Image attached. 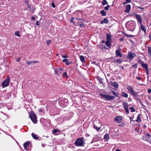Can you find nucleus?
I'll use <instances>...</instances> for the list:
<instances>
[{
  "label": "nucleus",
  "instance_id": "f257e3e1",
  "mask_svg": "<svg viewBox=\"0 0 151 151\" xmlns=\"http://www.w3.org/2000/svg\"><path fill=\"white\" fill-rule=\"evenodd\" d=\"M84 143L83 138L81 137L77 139L75 142L74 144L76 146H82Z\"/></svg>",
  "mask_w": 151,
  "mask_h": 151
},
{
  "label": "nucleus",
  "instance_id": "f03ea898",
  "mask_svg": "<svg viewBox=\"0 0 151 151\" xmlns=\"http://www.w3.org/2000/svg\"><path fill=\"white\" fill-rule=\"evenodd\" d=\"M100 96L103 98H104L106 101L114 100L115 99L114 96H111L102 93L100 94Z\"/></svg>",
  "mask_w": 151,
  "mask_h": 151
},
{
  "label": "nucleus",
  "instance_id": "7ed1b4c3",
  "mask_svg": "<svg viewBox=\"0 0 151 151\" xmlns=\"http://www.w3.org/2000/svg\"><path fill=\"white\" fill-rule=\"evenodd\" d=\"M30 117L33 123H36L37 122V117L35 114L33 112L30 113L29 114Z\"/></svg>",
  "mask_w": 151,
  "mask_h": 151
},
{
  "label": "nucleus",
  "instance_id": "20e7f679",
  "mask_svg": "<svg viewBox=\"0 0 151 151\" xmlns=\"http://www.w3.org/2000/svg\"><path fill=\"white\" fill-rule=\"evenodd\" d=\"M143 139L151 143V136L149 134L147 133L145 136H143Z\"/></svg>",
  "mask_w": 151,
  "mask_h": 151
},
{
  "label": "nucleus",
  "instance_id": "39448f33",
  "mask_svg": "<svg viewBox=\"0 0 151 151\" xmlns=\"http://www.w3.org/2000/svg\"><path fill=\"white\" fill-rule=\"evenodd\" d=\"M9 77L8 76L6 79L2 83V85L3 87H5L8 86L9 84Z\"/></svg>",
  "mask_w": 151,
  "mask_h": 151
},
{
  "label": "nucleus",
  "instance_id": "423d86ee",
  "mask_svg": "<svg viewBox=\"0 0 151 151\" xmlns=\"http://www.w3.org/2000/svg\"><path fill=\"white\" fill-rule=\"evenodd\" d=\"M136 55V54L135 53H132V52H129L128 53L127 58L130 60H132L133 58Z\"/></svg>",
  "mask_w": 151,
  "mask_h": 151
},
{
  "label": "nucleus",
  "instance_id": "0eeeda50",
  "mask_svg": "<svg viewBox=\"0 0 151 151\" xmlns=\"http://www.w3.org/2000/svg\"><path fill=\"white\" fill-rule=\"evenodd\" d=\"M114 120L118 123L121 122L122 121V116H116Z\"/></svg>",
  "mask_w": 151,
  "mask_h": 151
},
{
  "label": "nucleus",
  "instance_id": "6e6552de",
  "mask_svg": "<svg viewBox=\"0 0 151 151\" xmlns=\"http://www.w3.org/2000/svg\"><path fill=\"white\" fill-rule=\"evenodd\" d=\"M136 18L138 20L139 24H142V19L141 16L137 14V15H136Z\"/></svg>",
  "mask_w": 151,
  "mask_h": 151
},
{
  "label": "nucleus",
  "instance_id": "1a4fd4ad",
  "mask_svg": "<svg viewBox=\"0 0 151 151\" xmlns=\"http://www.w3.org/2000/svg\"><path fill=\"white\" fill-rule=\"evenodd\" d=\"M131 6L130 4H128L125 6V12L126 13H129L131 9Z\"/></svg>",
  "mask_w": 151,
  "mask_h": 151
},
{
  "label": "nucleus",
  "instance_id": "9d476101",
  "mask_svg": "<svg viewBox=\"0 0 151 151\" xmlns=\"http://www.w3.org/2000/svg\"><path fill=\"white\" fill-rule=\"evenodd\" d=\"M116 56L122 57V55L120 52V51L119 49H117L116 50Z\"/></svg>",
  "mask_w": 151,
  "mask_h": 151
},
{
  "label": "nucleus",
  "instance_id": "9b49d317",
  "mask_svg": "<svg viewBox=\"0 0 151 151\" xmlns=\"http://www.w3.org/2000/svg\"><path fill=\"white\" fill-rule=\"evenodd\" d=\"M128 91L130 93L131 92L134 90L133 87L131 86H128L127 87Z\"/></svg>",
  "mask_w": 151,
  "mask_h": 151
},
{
  "label": "nucleus",
  "instance_id": "f8f14e48",
  "mask_svg": "<svg viewBox=\"0 0 151 151\" xmlns=\"http://www.w3.org/2000/svg\"><path fill=\"white\" fill-rule=\"evenodd\" d=\"M121 96L125 98H127L128 97V94L124 91H122L121 93Z\"/></svg>",
  "mask_w": 151,
  "mask_h": 151
},
{
  "label": "nucleus",
  "instance_id": "ddd939ff",
  "mask_svg": "<svg viewBox=\"0 0 151 151\" xmlns=\"http://www.w3.org/2000/svg\"><path fill=\"white\" fill-rule=\"evenodd\" d=\"M141 66L142 68L145 69V70L148 69L147 65L146 63H142Z\"/></svg>",
  "mask_w": 151,
  "mask_h": 151
},
{
  "label": "nucleus",
  "instance_id": "4468645a",
  "mask_svg": "<svg viewBox=\"0 0 151 151\" xmlns=\"http://www.w3.org/2000/svg\"><path fill=\"white\" fill-rule=\"evenodd\" d=\"M141 114H139L138 115L137 118V120H136V121L138 122V123H140L141 122Z\"/></svg>",
  "mask_w": 151,
  "mask_h": 151
},
{
  "label": "nucleus",
  "instance_id": "2eb2a0df",
  "mask_svg": "<svg viewBox=\"0 0 151 151\" xmlns=\"http://www.w3.org/2000/svg\"><path fill=\"white\" fill-rule=\"evenodd\" d=\"M111 85L113 86L116 87V88H118V84L115 82H111Z\"/></svg>",
  "mask_w": 151,
  "mask_h": 151
},
{
  "label": "nucleus",
  "instance_id": "dca6fc26",
  "mask_svg": "<svg viewBox=\"0 0 151 151\" xmlns=\"http://www.w3.org/2000/svg\"><path fill=\"white\" fill-rule=\"evenodd\" d=\"M111 35L110 34H106V41H111Z\"/></svg>",
  "mask_w": 151,
  "mask_h": 151
},
{
  "label": "nucleus",
  "instance_id": "f3484780",
  "mask_svg": "<svg viewBox=\"0 0 151 151\" xmlns=\"http://www.w3.org/2000/svg\"><path fill=\"white\" fill-rule=\"evenodd\" d=\"M29 142H26L24 144V149L25 150H27V146L29 145Z\"/></svg>",
  "mask_w": 151,
  "mask_h": 151
},
{
  "label": "nucleus",
  "instance_id": "a211bd4d",
  "mask_svg": "<svg viewBox=\"0 0 151 151\" xmlns=\"http://www.w3.org/2000/svg\"><path fill=\"white\" fill-rule=\"evenodd\" d=\"M108 20L107 19L104 18V19L101 22V24H103L104 23L107 24L108 22Z\"/></svg>",
  "mask_w": 151,
  "mask_h": 151
},
{
  "label": "nucleus",
  "instance_id": "6ab92c4d",
  "mask_svg": "<svg viewBox=\"0 0 151 151\" xmlns=\"http://www.w3.org/2000/svg\"><path fill=\"white\" fill-rule=\"evenodd\" d=\"M32 136L33 138L35 139H37L39 138V137L37 136V135L34 133L32 134Z\"/></svg>",
  "mask_w": 151,
  "mask_h": 151
},
{
  "label": "nucleus",
  "instance_id": "aec40b11",
  "mask_svg": "<svg viewBox=\"0 0 151 151\" xmlns=\"http://www.w3.org/2000/svg\"><path fill=\"white\" fill-rule=\"evenodd\" d=\"M62 73V72L59 71L58 70H55V74L60 75Z\"/></svg>",
  "mask_w": 151,
  "mask_h": 151
},
{
  "label": "nucleus",
  "instance_id": "412c9836",
  "mask_svg": "<svg viewBox=\"0 0 151 151\" xmlns=\"http://www.w3.org/2000/svg\"><path fill=\"white\" fill-rule=\"evenodd\" d=\"M80 58L81 61L84 63L85 62V59L83 55H81L80 56Z\"/></svg>",
  "mask_w": 151,
  "mask_h": 151
},
{
  "label": "nucleus",
  "instance_id": "4be33fe9",
  "mask_svg": "<svg viewBox=\"0 0 151 151\" xmlns=\"http://www.w3.org/2000/svg\"><path fill=\"white\" fill-rule=\"evenodd\" d=\"M111 41H106V46L110 48L111 47Z\"/></svg>",
  "mask_w": 151,
  "mask_h": 151
},
{
  "label": "nucleus",
  "instance_id": "5701e85b",
  "mask_svg": "<svg viewBox=\"0 0 151 151\" xmlns=\"http://www.w3.org/2000/svg\"><path fill=\"white\" fill-rule=\"evenodd\" d=\"M123 105L124 108H128V103L126 102H124L123 103Z\"/></svg>",
  "mask_w": 151,
  "mask_h": 151
},
{
  "label": "nucleus",
  "instance_id": "b1692460",
  "mask_svg": "<svg viewBox=\"0 0 151 151\" xmlns=\"http://www.w3.org/2000/svg\"><path fill=\"white\" fill-rule=\"evenodd\" d=\"M129 29H132V31H134V29H135V27L134 26V27H132V28L131 27L133 25V24L132 23H130L129 24Z\"/></svg>",
  "mask_w": 151,
  "mask_h": 151
},
{
  "label": "nucleus",
  "instance_id": "393cba45",
  "mask_svg": "<svg viewBox=\"0 0 151 151\" xmlns=\"http://www.w3.org/2000/svg\"><path fill=\"white\" fill-rule=\"evenodd\" d=\"M63 62H65V64H66V65H68L71 62H70V63H69V61H68V60L67 59H64L63 60Z\"/></svg>",
  "mask_w": 151,
  "mask_h": 151
},
{
  "label": "nucleus",
  "instance_id": "a878e982",
  "mask_svg": "<svg viewBox=\"0 0 151 151\" xmlns=\"http://www.w3.org/2000/svg\"><path fill=\"white\" fill-rule=\"evenodd\" d=\"M100 13L104 16H106V12L104 10L101 11Z\"/></svg>",
  "mask_w": 151,
  "mask_h": 151
},
{
  "label": "nucleus",
  "instance_id": "bb28decb",
  "mask_svg": "<svg viewBox=\"0 0 151 151\" xmlns=\"http://www.w3.org/2000/svg\"><path fill=\"white\" fill-rule=\"evenodd\" d=\"M104 138L105 140H107L109 139V135L108 134H106L104 135Z\"/></svg>",
  "mask_w": 151,
  "mask_h": 151
},
{
  "label": "nucleus",
  "instance_id": "cd10ccee",
  "mask_svg": "<svg viewBox=\"0 0 151 151\" xmlns=\"http://www.w3.org/2000/svg\"><path fill=\"white\" fill-rule=\"evenodd\" d=\"M140 24V26H141V28L142 29V30L143 31H145V29H146L145 28V27L142 24Z\"/></svg>",
  "mask_w": 151,
  "mask_h": 151
},
{
  "label": "nucleus",
  "instance_id": "c85d7f7f",
  "mask_svg": "<svg viewBox=\"0 0 151 151\" xmlns=\"http://www.w3.org/2000/svg\"><path fill=\"white\" fill-rule=\"evenodd\" d=\"M15 35L16 36H18V37H21V35L19 34V31H17L15 32Z\"/></svg>",
  "mask_w": 151,
  "mask_h": 151
},
{
  "label": "nucleus",
  "instance_id": "c756f323",
  "mask_svg": "<svg viewBox=\"0 0 151 151\" xmlns=\"http://www.w3.org/2000/svg\"><path fill=\"white\" fill-rule=\"evenodd\" d=\"M129 109L131 110V111L132 112H134L135 111V109L133 107H130Z\"/></svg>",
  "mask_w": 151,
  "mask_h": 151
},
{
  "label": "nucleus",
  "instance_id": "7c9ffc66",
  "mask_svg": "<svg viewBox=\"0 0 151 151\" xmlns=\"http://www.w3.org/2000/svg\"><path fill=\"white\" fill-rule=\"evenodd\" d=\"M122 61V60L121 59H117L116 60V62L119 63H121Z\"/></svg>",
  "mask_w": 151,
  "mask_h": 151
},
{
  "label": "nucleus",
  "instance_id": "2f4dec72",
  "mask_svg": "<svg viewBox=\"0 0 151 151\" xmlns=\"http://www.w3.org/2000/svg\"><path fill=\"white\" fill-rule=\"evenodd\" d=\"M124 35L128 37H132L134 36L132 35H129L127 34H125Z\"/></svg>",
  "mask_w": 151,
  "mask_h": 151
},
{
  "label": "nucleus",
  "instance_id": "473e14b6",
  "mask_svg": "<svg viewBox=\"0 0 151 151\" xmlns=\"http://www.w3.org/2000/svg\"><path fill=\"white\" fill-rule=\"evenodd\" d=\"M148 53L150 55V56L151 57V47H148Z\"/></svg>",
  "mask_w": 151,
  "mask_h": 151
},
{
  "label": "nucleus",
  "instance_id": "72a5a7b5",
  "mask_svg": "<svg viewBox=\"0 0 151 151\" xmlns=\"http://www.w3.org/2000/svg\"><path fill=\"white\" fill-rule=\"evenodd\" d=\"M112 93L115 96H118V94L117 93H116L113 91H112Z\"/></svg>",
  "mask_w": 151,
  "mask_h": 151
},
{
  "label": "nucleus",
  "instance_id": "f704fd0d",
  "mask_svg": "<svg viewBox=\"0 0 151 151\" xmlns=\"http://www.w3.org/2000/svg\"><path fill=\"white\" fill-rule=\"evenodd\" d=\"M104 1L102 2V4L103 5H104L106 4H107L108 3L106 0H103Z\"/></svg>",
  "mask_w": 151,
  "mask_h": 151
},
{
  "label": "nucleus",
  "instance_id": "c9c22d12",
  "mask_svg": "<svg viewBox=\"0 0 151 151\" xmlns=\"http://www.w3.org/2000/svg\"><path fill=\"white\" fill-rule=\"evenodd\" d=\"M63 76L65 78H67L68 77V76L67 75V73L66 72L63 73Z\"/></svg>",
  "mask_w": 151,
  "mask_h": 151
},
{
  "label": "nucleus",
  "instance_id": "e433bc0d",
  "mask_svg": "<svg viewBox=\"0 0 151 151\" xmlns=\"http://www.w3.org/2000/svg\"><path fill=\"white\" fill-rule=\"evenodd\" d=\"M94 128L96 129L97 131L99 130L100 128V127H98L97 126L94 125Z\"/></svg>",
  "mask_w": 151,
  "mask_h": 151
},
{
  "label": "nucleus",
  "instance_id": "4c0bfd02",
  "mask_svg": "<svg viewBox=\"0 0 151 151\" xmlns=\"http://www.w3.org/2000/svg\"><path fill=\"white\" fill-rule=\"evenodd\" d=\"M127 114H128L129 113V111L128 108H124Z\"/></svg>",
  "mask_w": 151,
  "mask_h": 151
},
{
  "label": "nucleus",
  "instance_id": "58836bf2",
  "mask_svg": "<svg viewBox=\"0 0 151 151\" xmlns=\"http://www.w3.org/2000/svg\"><path fill=\"white\" fill-rule=\"evenodd\" d=\"M133 96L136 99L138 96V93L137 92L136 93H135L134 94V95Z\"/></svg>",
  "mask_w": 151,
  "mask_h": 151
},
{
  "label": "nucleus",
  "instance_id": "ea45409f",
  "mask_svg": "<svg viewBox=\"0 0 151 151\" xmlns=\"http://www.w3.org/2000/svg\"><path fill=\"white\" fill-rule=\"evenodd\" d=\"M137 92H136L134 90H133L130 93L133 96V95H134V94L135 93H136Z\"/></svg>",
  "mask_w": 151,
  "mask_h": 151
},
{
  "label": "nucleus",
  "instance_id": "a19ab883",
  "mask_svg": "<svg viewBox=\"0 0 151 151\" xmlns=\"http://www.w3.org/2000/svg\"><path fill=\"white\" fill-rule=\"evenodd\" d=\"M137 14H136V13L134 12L133 13H132L130 15L133 16V17L134 16H135L136 17V15Z\"/></svg>",
  "mask_w": 151,
  "mask_h": 151
},
{
  "label": "nucleus",
  "instance_id": "79ce46f5",
  "mask_svg": "<svg viewBox=\"0 0 151 151\" xmlns=\"http://www.w3.org/2000/svg\"><path fill=\"white\" fill-rule=\"evenodd\" d=\"M109 6L108 5V6H107L105 7L104 9H105L106 10H108L109 9Z\"/></svg>",
  "mask_w": 151,
  "mask_h": 151
},
{
  "label": "nucleus",
  "instance_id": "37998d69",
  "mask_svg": "<svg viewBox=\"0 0 151 151\" xmlns=\"http://www.w3.org/2000/svg\"><path fill=\"white\" fill-rule=\"evenodd\" d=\"M137 63H136L135 64H134V65H132V67L133 68H137Z\"/></svg>",
  "mask_w": 151,
  "mask_h": 151
},
{
  "label": "nucleus",
  "instance_id": "c03bdc74",
  "mask_svg": "<svg viewBox=\"0 0 151 151\" xmlns=\"http://www.w3.org/2000/svg\"><path fill=\"white\" fill-rule=\"evenodd\" d=\"M61 56L63 58H65L68 57V56L67 55H62Z\"/></svg>",
  "mask_w": 151,
  "mask_h": 151
},
{
  "label": "nucleus",
  "instance_id": "a18cd8bd",
  "mask_svg": "<svg viewBox=\"0 0 151 151\" xmlns=\"http://www.w3.org/2000/svg\"><path fill=\"white\" fill-rule=\"evenodd\" d=\"M32 63H33V61H29V62H27V63L28 65H29L31 64H32Z\"/></svg>",
  "mask_w": 151,
  "mask_h": 151
},
{
  "label": "nucleus",
  "instance_id": "49530a36",
  "mask_svg": "<svg viewBox=\"0 0 151 151\" xmlns=\"http://www.w3.org/2000/svg\"><path fill=\"white\" fill-rule=\"evenodd\" d=\"M58 132H59V131L57 129H55L53 130L54 133H56Z\"/></svg>",
  "mask_w": 151,
  "mask_h": 151
},
{
  "label": "nucleus",
  "instance_id": "de8ad7c7",
  "mask_svg": "<svg viewBox=\"0 0 151 151\" xmlns=\"http://www.w3.org/2000/svg\"><path fill=\"white\" fill-rule=\"evenodd\" d=\"M51 42V40H48L47 41V45H49L50 43Z\"/></svg>",
  "mask_w": 151,
  "mask_h": 151
},
{
  "label": "nucleus",
  "instance_id": "09e8293b",
  "mask_svg": "<svg viewBox=\"0 0 151 151\" xmlns=\"http://www.w3.org/2000/svg\"><path fill=\"white\" fill-rule=\"evenodd\" d=\"M146 70V73L147 74V76H148L149 75V73L148 71V69Z\"/></svg>",
  "mask_w": 151,
  "mask_h": 151
},
{
  "label": "nucleus",
  "instance_id": "8fccbe9b",
  "mask_svg": "<svg viewBox=\"0 0 151 151\" xmlns=\"http://www.w3.org/2000/svg\"><path fill=\"white\" fill-rule=\"evenodd\" d=\"M52 6L53 8L55 7V5L54 3L53 2H52Z\"/></svg>",
  "mask_w": 151,
  "mask_h": 151
},
{
  "label": "nucleus",
  "instance_id": "3c124183",
  "mask_svg": "<svg viewBox=\"0 0 151 151\" xmlns=\"http://www.w3.org/2000/svg\"><path fill=\"white\" fill-rule=\"evenodd\" d=\"M20 60V58H17L16 59V60L17 62H19V61Z\"/></svg>",
  "mask_w": 151,
  "mask_h": 151
},
{
  "label": "nucleus",
  "instance_id": "603ef678",
  "mask_svg": "<svg viewBox=\"0 0 151 151\" xmlns=\"http://www.w3.org/2000/svg\"><path fill=\"white\" fill-rule=\"evenodd\" d=\"M74 17H72L70 19V22H73V21L74 20Z\"/></svg>",
  "mask_w": 151,
  "mask_h": 151
},
{
  "label": "nucleus",
  "instance_id": "864d4df0",
  "mask_svg": "<svg viewBox=\"0 0 151 151\" xmlns=\"http://www.w3.org/2000/svg\"><path fill=\"white\" fill-rule=\"evenodd\" d=\"M59 71L61 72L63 70V69L62 68H59L58 69Z\"/></svg>",
  "mask_w": 151,
  "mask_h": 151
},
{
  "label": "nucleus",
  "instance_id": "5fc2aeb1",
  "mask_svg": "<svg viewBox=\"0 0 151 151\" xmlns=\"http://www.w3.org/2000/svg\"><path fill=\"white\" fill-rule=\"evenodd\" d=\"M131 1V0H126V3H130Z\"/></svg>",
  "mask_w": 151,
  "mask_h": 151
},
{
  "label": "nucleus",
  "instance_id": "6e6d98bb",
  "mask_svg": "<svg viewBox=\"0 0 151 151\" xmlns=\"http://www.w3.org/2000/svg\"><path fill=\"white\" fill-rule=\"evenodd\" d=\"M136 78L138 80H140L142 78L139 77H137Z\"/></svg>",
  "mask_w": 151,
  "mask_h": 151
},
{
  "label": "nucleus",
  "instance_id": "4d7b16f0",
  "mask_svg": "<svg viewBox=\"0 0 151 151\" xmlns=\"http://www.w3.org/2000/svg\"><path fill=\"white\" fill-rule=\"evenodd\" d=\"M36 24L37 26H38V25H40L39 23V22L38 21H37Z\"/></svg>",
  "mask_w": 151,
  "mask_h": 151
},
{
  "label": "nucleus",
  "instance_id": "13d9d810",
  "mask_svg": "<svg viewBox=\"0 0 151 151\" xmlns=\"http://www.w3.org/2000/svg\"><path fill=\"white\" fill-rule=\"evenodd\" d=\"M148 92L149 93H151V89H149L148 90Z\"/></svg>",
  "mask_w": 151,
  "mask_h": 151
},
{
  "label": "nucleus",
  "instance_id": "bf43d9fd",
  "mask_svg": "<svg viewBox=\"0 0 151 151\" xmlns=\"http://www.w3.org/2000/svg\"><path fill=\"white\" fill-rule=\"evenodd\" d=\"M33 61V63H37L38 62L37 61Z\"/></svg>",
  "mask_w": 151,
  "mask_h": 151
},
{
  "label": "nucleus",
  "instance_id": "052dcab7",
  "mask_svg": "<svg viewBox=\"0 0 151 151\" xmlns=\"http://www.w3.org/2000/svg\"><path fill=\"white\" fill-rule=\"evenodd\" d=\"M31 19L33 20H35V18L34 17H31Z\"/></svg>",
  "mask_w": 151,
  "mask_h": 151
},
{
  "label": "nucleus",
  "instance_id": "680f3d73",
  "mask_svg": "<svg viewBox=\"0 0 151 151\" xmlns=\"http://www.w3.org/2000/svg\"><path fill=\"white\" fill-rule=\"evenodd\" d=\"M42 147H45V146H46V145L45 144H42Z\"/></svg>",
  "mask_w": 151,
  "mask_h": 151
},
{
  "label": "nucleus",
  "instance_id": "e2e57ef3",
  "mask_svg": "<svg viewBox=\"0 0 151 151\" xmlns=\"http://www.w3.org/2000/svg\"><path fill=\"white\" fill-rule=\"evenodd\" d=\"M42 109H40L39 110V111H40V112H42Z\"/></svg>",
  "mask_w": 151,
  "mask_h": 151
},
{
  "label": "nucleus",
  "instance_id": "0e129e2a",
  "mask_svg": "<svg viewBox=\"0 0 151 151\" xmlns=\"http://www.w3.org/2000/svg\"><path fill=\"white\" fill-rule=\"evenodd\" d=\"M143 96V94H141L140 95H139V96L140 97H142V96Z\"/></svg>",
  "mask_w": 151,
  "mask_h": 151
},
{
  "label": "nucleus",
  "instance_id": "69168bd1",
  "mask_svg": "<svg viewBox=\"0 0 151 151\" xmlns=\"http://www.w3.org/2000/svg\"><path fill=\"white\" fill-rule=\"evenodd\" d=\"M129 119L131 121H133V120L131 118V117H129Z\"/></svg>",
  "mask_w": 151,
  "mask_h": 151
},
{
  "label": "nucleus",
  "instance_id": "338daca9",
  "mask_svg": "<svg viewBox=\"0 0 151 151\" xmlns=\"http://www.w3.org/2000/svg\"><path fill=\"white\" fill-rule=\"evenodd\" d=\"M115 151H121L119 149H117Z\"/></svg>",
  "mask_w": 151,
  "mask_h": 151
},
{
  "label": "nucleus",
  "instance_id": "774afa93",
  "mask_svg": "<svg viewBox=\"0 0 151 151\" xmlns=\"http://www.w3.org/2000/svg\"><path fill=\"white\" fill-rule=\"evenodd\" d=\"M80 27H82L83 26V25L82 24H80Z\"/></svg>",
  "mask_w": 151,
  "mask_h": 151
}]
</instances>
